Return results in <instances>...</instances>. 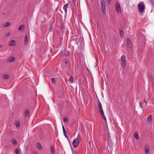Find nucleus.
<instances>
[{
    "instance_id": "obj_1",
    "label": "nucleus",
    "mask_w": 154,
    "mask_h": 154,
    "mask_svg": "<svg viewBox=\"0 0 154 154\" xmlns=\"http://www.w3.org/2000/svg\"><path fill=\"white\" fill-rule=\"evenodd\" d=\"M81 139V136L79 134L77 136V137L72 142L73 145L74 147H76L78 146L79 143V140Z\"/></svg>"
},
{
    "instance_id": "obj_2",
    "label": "nucleus",
    "mask_w": 154,
    "mask_h": 154,
    "mask_svg": "<svg viewBox=\"0 0 154 154\" xmlns=\"http://www.w3.org/2000/svg\"><path fill=\"white\" fill-rule=\"evenodd\" d=\"M121 66L123 68L125 67L126 65L125 57V55H122L121 57Z\"/></svg>"
},
{
    "instance_id": "obj_3",
    "label": "nucleus",
    "mask_w": 154,
    "mask_h": 154,
    "mask_svg": "<svg viewBox=\"0 0 154 154\" xmlns=\"http://www.w3.org/2000/svg\"><path fill=\"white\" fill-rule=\"evenodd\" d=\"M100 2L102 11L103 13H104L106 10V5L104 0H101Z\"/></svg>"
},
{
    "instance_id": "obj_4",
    "label": "nucleus",
    "mask_w": 154,
    "mask_h": 154,
    "mask_svg": "<svg viewBox=\"0 0 154 154\" xmlns=\"http://www.w3.org/2000/svg\"><path fill=\"white\" fill-rule=\"evenodd\" d=\"M115 7L117 12L118 14H121V9L119 4L117 2L116 3Z\"/></svg>"
},
{
    "instance_id": "obj_5",
    "label": "nucleus",
    "mask_w": 154,
    "mask_h": 154,
    "mask_svg": "<svg viewBox=\"0 0 154 154\" xmlns=\"http://www.w3.org/2000/svg\"><path fill=\"white\" fill-rule=\"evenodd\" d=\"M138 8L140 12H143L145 8L144 5L142 3H140L138 5Z\"/></svg>"
},
{
    "instance_id": "obj_6",
    "label": "nucleus",
    "mask_w": 154,
    "mask_h": 154,
    "mask_svg": "<svg viewBox=\"0 0 154 154\" xmlns=\"http://www.w3.org/2000/svg\"><path fill=\"white\" fill-rule=\"evenodd\" d=\"M145 154H149V147L148 145H146L144 147Z\"/></svg>"
},
{
    "instance_id": "obj_7",
    "label": "nucleus",
    "mask_w": 154,
    "mask_h": 154,
    "mask_svg": "<svg viewBox=\"0 0 154 154\" xmlns=\"http://www.w3.org/2000/svg\"><path fill=\"white\" fill-rule=\"evenodd\" d=\"M127 43L128 47L130 48L131 46V41L128 38H127Z\"/></svg>"
},
{
    "instance_id": "obj_8",
    "label": "nucleus",
    "mask_w": 154,
    "mask_h": 154,
    "mask_svg": "<svg viewBox=\"0 0 154 154\" xmlns=\"http://www.w3.org/2000/svg\"><path fill=\"white\" fill-rule=\"evenodd\" d=\"M29 110L27 109L25 110L24 111V115L25 116L26 118H27L29 117Z\"/></svg>"
},
{
    "instance_id": "obj_9",
    "label": "nucleus",
    "mask_w": 154,
    "mask_h": 154,
    "mask_svg": "<svg viewBox=\"0 0 154 154\" xmlns=\"http://www.w3.org/2000/svg\"><path fill=\"white\" fill-rule=\"evenodd\" d=\"M16 42L14 40H11L9 43V45L11 46H14L16 44Z\"/></svg>"
},
{
    "instance_id": "obj_10",
    "label": "nucleus",
    "mask_w": 154,
    "mask_h": 154,
    "mask_svg": "<svg viewBox=\"0 0 154 154\" xmlns=\"http://www.w3.org/2000/svg\"><path fill=\"white\" fill-rule=\"evenodd\" d=\"M24 29V26L23 25H20L18 28V29L19 30H21V31H23Z\"/></svg>"
},
{
    "instance_id": "obj_11",
    "label": "nucleus",
    "mask_w": 154,
    "mask_h": 154,
    "mask_svg": "<svg viewBox=\"0 0 154 154\" xmlns=\"http://www.w3.org/2000/svg\"><path fill=\"white\" fill-rule=\"evenodd\" d=\"M15 60V58L13 57H10L8 59V61L9 62H13Z\"/></svg>"
},
{
    "instance_id": "obj_12",
    "label": "nucleus",
    "mask_w": 154,
    "mask_h": 154,
    "mask_svg": "<svg viewBox=\"0 0 154 154\" xmlns=\"http://www.w3.org/2000/svg\"><path fill=\"white\" fill-rule=\"evenodd\" d=\"M147 120L148 122H150L152 120V116L151 115H149L147 117Z\"/></svg>"
},
{
    "instance_id": "obj_13",
    "label": "nucleus",
    "mask_w": 154,
    "mask_h": 154,
    "mask_svg": "<svg viewBox=\"0 0 154 154\" xmlns=\"http://www.w3.org/2000/svg\"><path fill=\"white\" fill-rule=\"evenodd\" d=\"M68 5L67 4H65L63 7V9L65 11V12L66 13L67 12V9Z\"/></svg>"
},
{
    "instance_id": "obj_14",
    "label": "nucleus",
    "mask_w": 154,
    "mask_h": 154,
    "mask_svg": "<svg viewBox=\"0 0 154 154\" xmlns=\"http://www.w3.org/2000/svg\"><path fill=\"white\" fill-rule=\"evenodd\" d=\"M37 146L38 149L40 150H42V148L41 145L39 143H38L37 144Z\"/></svg>"
},
{
    "instance_id": "obj_15",
    "label": "nucleus",
    "mask_w": 154,
    "mask_h": 154,
    "mask_svg": "<svg viewBox=\"0 0 154 154\" xmlns=\"http://www.w3.org/2000/svg\"><path fill=\"white\" fill-rule=\"evenodd\" d=\"M51 154H55L54 149L53 146H51Z\"/></svg>"
},
{
    "instance_id": "obj_16",
    "label": "nucleus",
    "mask_w": 154,
    "mask_h": 154,
    "mask_svg": "<svg viewBox=\"0 0 154 154\" xmlns=\"http://www.w3.org/2000/svg\"><path fill=\"white\" fill-rule=\"evenodd\" d=\"M134 137L137 140H138L139 139V136L137 132H135L134 133Z\"/></svg>"
},
{
    "instance_id": "obj_17",
    "label": "nucleus",
    "mask_w": 154,
    "mask_h": 154,
    "mask_svg": "<svg viewBox=\"0 0 154 154\" xmlns=\"http://www.w3.org/2000/svg\"><path fill=\"white\" fill-rule=\"evenodd\" d=\"M63 134L65 137L66 138L68 141H69V139L68 136L67 134V133L66 131L63 132Z\"/></svg>"
},
{
    "instance_id": "obj_18",
    "label": "nucleus",
    "mask_w": 154,
    "mask_h": 154,
    "mask_svg": "<svg viewBox=\"0 0 154 154\" xmlns=\"http://www.w3.org/2000/svg\"><path fill=\"white\" fill-rule=\"evenodd\" d=\"M2 77L5 79H8L9 78V75H8L5 74Z\"/></svg>"
},
{
    "instance_id": "obj_19",
    "label": "nucleus",
    "mask_w": 154,
    "mask_h": 154,
    "mask_svg": "<svg viewBox=\"0 0 154 154\" xmlns=\"http://www.w3.org/2000/svg\"><path fill=\"white\" fill-rule=\"evenodd\" d=\"M28 38L27 35L25 36V45H27L28 44Z\"/></svg>"
},
{
    "instance_id": "obj_20",
    "label": "nucleus",
    "mask_w": 154,
    "mask_h": 154,
    "mask_svg": "<svg viewBox=\"0 0 154 154\" xmlns=\"http://www.w3.org/2000/svg\"><path fill=\"white\" fill-rule=\"evenodd\" d=\"M73 77L72 76H71L69 79V81L71 83H73Z\"/></svg>"
},
{
    "instance_id": "obj_21",
    "label": "nucleus",
    "mask_w": 154,
    "mask_h": 154,
    "mask_svg": "<svg viewBox=\"0 0 154 154\" xmlns=\"http://www.w3.org/2000/svg\"><path fill=\"white\" fill-rule=\"evenodd\" d=\"M10 23L9 22L6 23L4 26V27H6L10 25Z\"/></svg>"
},
{
    "instance_id": "obj_22",
    "label": "nucleus",
    "mask_w": 154,
    "mask_h": 154,
    "mask_svg": "<svg viewBox=\"0 0 154 154\" xmlns=\"http://www.w3.org/2000/svg\"><path fill=\"white\" fill-rule=\"evenodd\" d=\"M98 100V108L102 107V106L101 103L100 101L99 100Z\"/></svg>"
},
{
    "instance_id": "obj_23",
    "label": "nucleus",
    "mask_w": 154,
    "mask_h": 154,
    "mask_svg": "<svg viewBox=\"0 0 154 154\" xmlns=\"http://www.w3.org/2000/svg\"><path fill=\"white\" fill-rule=\"evenodd\" d=\"M12 143L14 145H16L17 143L16 140H13L12 141Z\"/></svg>"
},
{
    "instance_id": "obj_24",
    "label": "nucleus",
    "mask_w": 154,
    "mask_h": 154,
    "mask_svg": "<svg viewBox=\"0 0 154 154\" xmlns=\"http://www.w3.org/2000/svg\"><path fill=\"white\" fill-rule=\"evenodd\" d=\"M101 116L102 117L103 119L105 120V121L106 122V117L105 116L104 114H103V115H102Z\"/></svg>"
},
{
    "instance_id": "obj_25",
    "label": "nucleus",
    "mask_w": 154,
    "mask_h": 154,
    "mask_svg": "<svg viewBox=\"0 0 154 154\" xmlns=\"http://www.w3.org/2000/svg\"><path fill=\"white\" fill-rule=\"evenodd\" d=\"M120 35L123 36L124 35L123 32L122 30H120Z\"/></svg>"
},
{
    "instance_id": "obj_26",
    "label": "nucleus",
    "mask_w": 154,
    "mask_h": 154,
    "mask_svg": "<svg viewBox=\"0 0 154 154\" xmlns=\"http://www.w3.org/2000/svg\"><path fill=\"white\" fill-rule=\"evenodd\" d=\"M139 104H140V107H141V108L142 109H143V110H144V109H143V105H142L141 102H139Z\"/></svg>"
},
{
    "instance_id": "obj_27",
    "label": "nucleus",
    "mask_w": 154,
    "mask_h": 154,
    "mask_svg": "<svg viewBox=\"0 0 154 154\" xmlns=\"http://www.w3.org/2000/svg\"><path fill=\"white\" fill-rule=\"evenodd\" d=\"M15 153L16 154H19V152L18 149H16L15 150Z\"/></svg>"
},
{
    "instance_id": "obj_28",
    "label": "nucleus",
    "mask_w": 154,
    "mask_h": 154,
    "mask_svg": "<svg viewBox=\"0 0 154 154\" xmlns=\"http://www.w3.org/2000/svg\"><path fill=\"white\" fill-rule=\"evenodd\" d=\"M51 81L53 83H55V81L54 78H51Z\"/></svg>"
},
{
    "instance_id": "obj_29",
    "label": "nucleus",
    "mask_w": 154,
    "mask_h": 154,
    "mask_svg": "<svg viewBox=\"0 0 154 154\" xmlns=\"http://www.w3.org/2000/svg\"><path fill=\"white\" fill-rule=\"evenodd\" d=\"M16 126L17 128H18L20 126V124L19 122L16 123Z\"/></svg>"
},
{
    "instance_id": "obj_30",
    "label": "nucleus",
    "mask_w": 154,
    "mask_h": 154,
    "mask_svg": "<svg viewBox=\"0 0 154 154\" xmlns=\"http://www.w3.org/2000/svg\"><path fill=\"white\" fill-rule=\"evenodd\" d=\"M100 114L101 115H103V114H104V112H103V110H100Z\"/></svg>"
},
{
    "instance_id": "obj_31",
    "label": "nucleus",
    "mask_w": 154,
    "mask_h": 154,
    "mask_svg": "<svg viewBox=\"0 0 154 154\" xmlns=\"http://www.w3.org/2000/svg\"><path fill=\"white\" fill-rule=\"evenodd\" d=\"M152 5L154 6V0H149Z\"/></svg>"
},
{
    "instance_id": "obj_32",
    "label": "nucleus",
    "mask_w": 154,
    "mask_h": 154,
    "mask_svg": "<svg viewBox=\"0 0 154 154\" xmlns=\"http://www.w3.org/2000/svg\"><path fill=\"white\" fill-rule=\"evenodd\" d=\"M144 102L145 103V106H147V101L146 100V99H144Z\"/></svg>"
},
{
    "instance_id": "obj_33",
    "label": "nucleus",
    "mask_w": 154,
    "mask_h": 154,
    "mask_svg": "<svg viewBox=\"0 0 154 154\" xmlns=\"http://www.w3.org/2000/svg\"><path fill=\"white\" fill-rule=\"evenodd\" d=\"M63 121L65 122H66L67 121V119L66 118H63Z\"/></svg>"
},
{
    "instance_id": "obj_34",
    "label": "nucleus",
    "mask_w": 154,
    "mask_h": 154,
    "mask_svg": "<svg viewBox=\"0 0 154 154\" xmlns=\"http://www.w3.org/2000/svg\"><path fill=\"white\" fill-rule=\"evenodd\" d=\"M62 128H63V132L66 131L64 127V126H63Z\"/></svg>"
},
{
    "instance_id": "obj_35",
    "label": "nucleus",
    "mask_w": 154,
    "mask_h": 154,
    "mask_svg": "<svg viewBox=\"0 0 154 154\" xmlns=\"http://www.w3.org/2000/svg\"><path fill=\"white\" fill-rule=\"evenodd\" d=\"M65 63H66V64H67L68 63V60H65Z\"/></svg>"
},
{
    "instance_id": "obj_36",
    "label": "nucleus",
    "mask_w": 154,
    "mask_h": 154,
    "mask_svg": "<svg viewBox=\"0 0 154 154\" xmlns=\"http://www.w3.org/2000/svg\"><path fill=\"white\" fill-rule=\"evenodd\" d=\"M99 111L101 110H103V108H102V106L101 107L99 108Z\"/></svg>"
},
{
    "instance_id": "obj_37",
    "label": "nucleus",
    "mask_w": 154,
    "mask_h": 154,
    "mask_svg": "<svg viewBox=\"0 0 154 154\" xmlns=\"http://www.w3.org/2000/svg\"><path fill=\"white\" fill-rule=\"evenodd\" d=\"M107 1L109 3H110L111 2V0H107Z\"/></svg>"
},
{
    "instance_id": "obj_38",
    "label": "nucleus",
    "mask_w": 154,
    "mask_h": 154,
    "mask_svg": "<svg viewBox=\"0 0 154 154\" xmlns=\"http://www.w3.org/2000/svg\"><path fill=\"white\" fill-rule=\"evenodd\" d=\"M10 35V33L9 32H8V33H7L6 35L7 36H8Z\"/></svg>"
},
{
    "instance_id": "obj_39",
    "label": "nucleus",
    "mask_w": 154,
    "mask_h": 154,
    "mask_svg": "<svg viewBox=\"0 0 154 154\" xmlns=\"http://www.w3.org/2000/svg\"><path fill=\"white\" fill-rule=\"evenodd\" d=\"M51 27L50 26V28L49 29V31L50 32L51 31Z\"/></svg>"
},
{
    "instance_id": "obj_40",
    "label": "nucleus",
    "mask_w": 154,
    "mask_h": 154,
    "mask_svg": "<svg viewBox=\"0 0 154 154\" xmlns=\"http://www.w3.org/2000/svg\"><path fill=\"white\" fill-rule=\"evenodd\" d=\"M67 52L69 54H70V52L69 51H67Z\"/></svg>"
},
{
    "instance_id": "obj_41",
    "label": "nucleus",
    "mask_w": 154,
    "mask_h": 154,
    "mask_svg": "<svg viewBox=\"0 0 154 154\" xmlns=\"http://www.w3.org/2000/svg\"><path fill=\"white\" fill-rule=\"evenodd\" d=\"M2 45L0 46V47H2Z\"/></svg>"
}]
</instances>
